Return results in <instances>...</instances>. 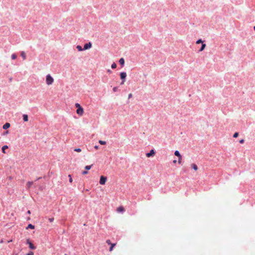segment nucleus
Returning <instances> with one entry per match:
<instances>
[{
  "label": "nucleus",
  "mask_w": 255,
  "mask_h": 255,
  "mask_svg": "<svg viewBox=\"0 0 255 255\" xmlns=\"http://www.w3.org/2000/svg\"><path fill=\"white\" fill-rule=\"evenodd\" d=\"M113 90L114 92H116L117 91V87L114 88Z\"/></svg>",
  "instance_id": "f704fd0d"
},
{
  "label": "nucleus",
  "mask_w": 255,
  "mask_h": 255,
  "mask_svg": "<svg viewBox=\"0 0 255 255\" xmlns=\"http://www.w3.org/2000/svg\"><path fill=\"white\" fill-rule=\"evenodd\" d=\"M178 158H179V159H178V163H180L181 162L182 157L181 156L180 157H178Z\"/></svg>",
  "instance_id": "7c9ffc66"
},
{
  "label": "nucleus",
  "mask_w": 255,
  "mask_h": 255,
  "mask_svg": "<svg viewBox=\"0 0 255 255\" xmlns=\"http://www.w3.org/2000/svg\"><path fill=\"white\" fill-rule=\"evenodd\" d=\"M254 29L255 30V26L254 27Z\"/></svg>",
  "instance_id": "37998d69"
},
{
  "label": "nucleus",
  "mask_w": 255,
  "mask_h": 255,
  "mask_svg": "<svg viewBox=\"0 0 255 255\" xmlns=\"http://www.w3.org/2000/svg\"><path fill=\"white\" fill-rule=\"evenodd\" d=\"M16 57H17V56H16V54H12L11 55V58H12V59H15L16 58Z\"/></svg>",
  "instance_id": "5701e85b"
},
{
  "label": "nucleus",
  "mask_w": 255,
  "mask_h": 255,
  "mask_svg": "<svg viewBox=\"0 0 255 255\" xmlns=\"http://www.w3.org/2000/svg\"><path fill=\"white\" fill-rule=\"evenodd\" d=\"M74 151L78 152H80L81 151V149L80 148H75L74 149Z\"/></svg>",
  "instance_id": "bb28decb"
},
{
  "label": "nucleus",
  "mask_w": 255,
  "mask_h": 255,
  "mask_svg": "<svg viewBox=\"0 0 255 255\" xmlns=\"http://www.w3.org/2000/svg\"><path fill=\"white\" fill-rule=\"evenodd\" d=\"M174 154L175 155L177 156L178 157H180V156H181L178 150L175 151Z\"/></svg>",
  "instance_id": "a211bd4d"
},
{
  "label": "nucleus",
  "mask_w": 255,
  "mask_h": 255,
  "mask_svg": "<svg viewBox=\"0 0 255 255\" xmlns=\"http://www.w3.org/2000/svg\"><path fill=\"white\" fill-rule=\"evenodd\" d=\"M12 242V240H9V241H8V243H10V242Z\"/></svg>",
  "instance_id": "a19ab883"
},
{
  "label": "nucleus",
  "mask_w": 255,
  "mask_h": 255,
  "mask_svg": "<svg viewBox=\"0 0 255 255\" xmlns=\"http://www.w3.org/2000/svg\"><path fill=\"white\" fill-rule=\"evenodd\" d=\"M173 163H176V160H174L173 161Z\"/></svg>",
  "instance_id": "ea45409f"
},
{
  "label": "nucleus",
  "mask_w": 255,
  "mask_h": 255,
  "mask_svg": "<svg viewBox=\"0 0 255 255\" xmlns=\"http://www.w3.org/2000/svg\"><path fill=\"white\" fill-rule=\"evenodd\" d=\"M9 127H10V124L6 123L3 126L2 128L3 129H7V128H9Z\"/></svg>",
  "instance_id": "9d476101"
},
{
  "label": "nucleus",
  "mask_w": 255,
  "mask_h": 255,
  "mask_svg": "<svg viewBox=\"0 0 255 255\" xmlns=\"http://www.w3.org/2000/svg\"><path fill=\"white\" fill-rule=\"evenodd\" d=\"M68 177H69V181H70V182L72 183V181H73V180H72L71 175H69Z\"/></svg>",
  "instance_id": "cd10ccee"
},
{
  "label": "nucleus",
  "mask_w": 255,
  "mask_h": 255,
  "mask_svg": "<svg viewBox=\"0 0 255 255\" xmlns=\"http://www.w3.org/2000/svg\"><path fill=\"white\" fill-rule=\"evenodd\" d=\"M0 243H3V240H1L0 241Z\"/></svg>",
  "instance_id": "4c0bfd02"
},
{
  "label": "nucleus",
  "mask_w": 255,
  "mask_h": 255,
  "mask_svg": "<svg viewBox=\"0 0 255 255\" xmlns=\"http://www.w3.org/2000/svg\"><path fill=\"white\" fill-rule=\"evenodd\" d=\"M23 120L24 122H27L28 121V115L26 114L23 115Z\"/></svg>",
  "instance_id": "1a4fd4ad"
},
{
  "label": "nucleus",
  "mask_w": 255,
  "mask_h": 255,
  "mask_svg": "<svg viewBox=\"0 0 255 255\" xmlns=\"http://www.w3.org/2000/svg\"><path fill=\"white\" fill-rule=\"evenodd\" d=\"M48 220L50 222H52L54 221V218H49Z\"/></svg>",
  "instance_id": "c756f323"
},
{
  "label": "nucleus",
  "mask_w": 255,
  "mask_h": 255,
  "mask_svg": "<svg viewBox=\"0 0 255 255\" xmlns=\"http://www.w3.org/2000/svg\"><path fill=\"white\" fill-rule=\"evenodd\" d=\"M108 72H111V70H108Z\"/></svg>",
  "instance_id": "79ce46f5"
},
{
  "label": "nucleus",
  "mask_w": 255,
  "mask_h": 255,
  "mask_svg": "<svg viewBox=\"0 0 255 255\" xmlns=\"http://www.w3.org/2000/svg\"><path fill=\"white\" fill-rule=\"evenodd\" d=\"M112 68L115 69L117 67V64L115 63H114L112 64L111 66Z\"/></svg>",
  "instance_id": "4be33fe9"
},
{
  "label": "nucleus",
  "mask_w": 255,
  "mask_h": 255,
  "mask_svg": "<svg viewBox=\"0 0 255 255\" xmlns=\"http://www.w3.org/2000/svg\"><path fill=\"white\" fill-rule=\"evenodd\" d=\"M88 173V171L87 170H85V171H83L82 172V174H83V175H86Z\"/></svg>",
  "instance_id": "c85d7f7f"
},
{
  "label": "nucleus",
  "mask_w": 255,
  "mask_h": 255,
  "mask_svg": "<svg viewBox=\"0 0 255 255\" xmlns=\"http://www.w3.org/2000/svg\"><path fill=\"white\" fill-rule=\"evenodd\" d=\"M76 48L78 49V50L79 51H82L83 50H84V48L83 49V48H82V46H80V45H77V46H76Z\"/></svg>",
  "instance_id": "dca6fc26"
},
{
  "label": "nucleus",
  "mask_w": 255,
  "mask_h": 255,
  "mask_svg": "<svg viewBox=\"0 0 255 255\" xmlns=\"http://www.w3.org/2000/svg\"><path fill=\"white\" fill-rule=\"evenodd\" d=\"M239 135V133L238 132H235L234 135H233V137H235V138H236Z\"/></svg>",
  "instance_id": "a878e982"
},
{
  "label": "nucleus",
  "mask_w": 255,
  "mask_h": 255,
  "mask_svg": "<svg viewBox=\"0 0 255 255\" xmlns=\"http://www.w3.org/2000/svg\"><path fill=\"white\" fill-rule=\"evenodd\" d=\"M115 246H116V244H111V247H110V248L109 249L110 252H111L113 250V248Z\"/></svg>",
  "instance_id": "412c9836"
},
{
  "label": "nucleus",
  "mask_w": 255,
  "mask_h": 255,
  "mask_svg": "<svg viewBox=\"0 0 255 255\" xmlns=\"http://www.w3.org/2000/svg\"><path fill=\"white\" fill-rule=\"evenodd\" d=\"M117 211L118 212H123L125 211V209L123 206H121L117 208Z\"/></svg>",
  "instance_id": "6e6552de"
},
{
  "label": "nucleus",
  "mask_w": 255,
  "mask_h": 255,
  "mask_svg": "<svg viewBox=\"0 0 255 255\" xmlns=\"http://www.w3.org/2000/svg\"><path fill=\"white\" fill-rule=\"evenodd\" d=\"M92 47V43L89 42L88 43L85 44L84 46V50H87L90 48Z\"/></svg>",
  "instance_id": "423d86ee"
},
{
  "label": "nucleus",
  "mask_w": 255,
  "mask_h": 255,
  "mask_svg": "<svg viewBox=\"0 0 255 255\" xmlns=\"http://www.w3.org/2000/svg\"><path fill=\"white\" fill-rule=\"evenodd\" d=\"M196 44H200L201 43H203V41L202 40V39H198L197 41H196Z\"/></svg>",
  "instance_id": "393cba45"
},
{
  "label": "nucleus",
  "mask_w": 255,
  "mask_h": 255,
  "mask_svg": "<svg viewBox=\"0 0 255 255\" xmlns=\"http://www.w3.org/2000/svg\"><path fill=\"white\" fill-rule=\"evenodd\" d=\"M75 107L77 108V110H76L77 114H78L80 116H83V115L84 114L83 108L80 106V105L79 103H76Z\"/></svg>",
  "instance_id": "f257e3e1"
},
{
  "label": "nucleus",
  "mask_w": 255,
  "mask_h": 255,
  "mask_svg": "<svg viewBox=\"0 0 255 255\" xmlns=\"http://www.w3.org/2000/svg\"><path fill=\"white\" fill-rule=\"evenodd\" d=\"M106 243H107V244H109V245H111V244H112L111 243L110 240H107V241H106Z\"/></svg>",
  "instance_id": "2f4dec72"
},
{
  "label": "nucleus",
  "mask_w": 255,
  "mask_h": 255,
  "mask_svg": "<svg viewBox=\"0 0 255 255\" xmlns=\"http://www.w3.org/2000/svg\"><path fill=\"white\" fill-rule=\"evenodd\" d=\"M26 243L29 245V247L30 249H35V247L32 244L29 239H27Z\"/></svg>",
  "instance_id": "20e7f679"
},
{
  "label": "nucleus",
  "mask_w": 255,
  "mask_h": 255,
  "mask_svg": "<svg viewBox=\"0 0 255 255\" xmlns=\"http://www.w3.org/2000/svg\"><path fill=\"white\" fill-rule=\"evenodd\" d=\"M8 133V130H7V131H6L5 132H4L3 133V134H4V135H5V134H7Z\"/></svg>",
  "instance_id": "72a5a7b5"
},
{
  "label": "nucleus",
  "mask_w": 255,
  "mask_h": 255,
  "mask_svg": "<svg viewBox=\"0 0 255 255\" xmlns=\"http://www.w3.org/2000/svg\"><path fill=\"white\" fill-rule=\"evenodd\" d=\"M99 143L102 145H104V144H106V142L105 141H103V140H99Z\"/></svg>",
  "instance_id": "b1692460"
},
{
  "label": "nucleus",
  "mask_w": 255,
  "mask_h": 255,
  "mask_svg": "<svg viewBox=\"0 0 255 255\" xmlns=\"http://www.w3.org/2000/svg\"><path fill=\"white\" fill-rule=\"evenodd\" d=\"M206 46V45L205 44L202 43V46H201V48L200 49L199 51H202L205 49Z\"/></svg>",
  "instance_id": "f3484780"
},
{
  "label": "nucleus",
  "mask_w": 255,
  "mask_h": 255,
  "mask_svg": "<svg viewBox=\"0 0 255 255\" xmlns=\"http://www.w3.org/2000/svg\"><path fill=\"white\" fill-rule=\"evenodd\" d=\"M92 166H93V164H92L91 165H87V166H85V168L86 170H90Z\"/></svg>",
  "instance_id": "aec40b11"
},
{
  "label": "nucleus",
  "mask_w": 255,
  "mask_h": 255,
  "mask_svg": "<svg viewBox=\"0 0 255 255\" xmlns=\"http://www.w3.org/2000/svg\"><path fill=\"white\" fill-rule=\"evenodd\" d=\"M244 142V139H242L240 140V143H243Z\"/></svg>",
  "instance_id": "473e14b6"
},
{
  "label": "nucleus",
  "mask_w": 255,
  "mask_h": 255,
  "mask_svg": "<svg viewBox=\"0 0 255 255\" xmlns=\"http://www.w3.org/2000/svg\"><path fill=\"white\" fill-rule=\"evenodd\" d=\"M125 80L123 81V82L121 83V84H123L124 83Z\"/></svg>",
  "instance_id": "58836bf2"
},
{
  "label": "nucleus",
  "mask_w": 255,
  "mask_h": 255,
  "mask_svg": "<svg viewBox=\"0 0 255 255\" xmlns=\"http://www.w3.org/2000/svg\"><path fill=\"white\" fill-rule=\"evenodd\" d=\"M54 81L53 78L51 76L50 74H48L46 77V83L48 85H51Z\"/></svg>",
  "instance_id": "f03ea898"
},
{
  "label": "nucleus",
  "mask_w": 255,
  "mask_h": 255,
  "mask_svg": "<svg viewBox=\"0 0 255 255\" xmlns=\"http://www.w3.org/2000/svg\"><path fill=\"white\" fill-rule=\"evenodd\" d=\"M191 167L195 170H197L198 169V167H197V165H196L195 164H192L191 165Z\"/></svg>",
  "instance_id": "2eb2a0df"
},
{
  "label": "nucleus",
  "mask_w": 255,
  "mask_h": 255,
  "mask_svg": "<svg viewBox=\"0 0 255 255\" xmlns=\"http://www.w3.org/2000/svg\"><path fill=\"white\" fill-rule=\"evenodd\" d=\"M27 213H28V214H30V211L29 210H28V211H27Z\"/></svg>",
  "instance_id": "e433bc0d"
},
{
  "label": "nucleus",
  "mask_w": 255,
  "mask_h": 255,
  "mask_svg": "<svg viewBox=\"0 0 255 255\" xmlns=\"http://www.w3.org/2000/svg\"><path fill=\"white\" fill-rule=\"evenodd\" d=\"M20 55L23 60H25L26 59V54L24 51H22L20 53Z\"/></svg>",
  "instance_id": "ddd939ff"
},
{
  "label": "nucleus",
  "mask_w": 255,
  "mask_h": 255,
  "mask_svg": "<svg viewBox=\"0 0 255 255\" xmlns=\"http://www.w3.org/2000/svg\"><path fill=\"white\" fill-rule=\"evenodd\" d=\"M120 64L123 66L125 64V60L123 58H121L119 60Z\"/></svg>",
  "instance_id": "f8f14e48"
},
{
  "label": "nucleus",
  "mask_w": 255,
  "mask_h": 255,
  "mask_svg": "<svg viewBox=\"0 0 255 255\" xmlns=\"http://www.w3.org/2000/svg\"><path fill=\"white\" fill-rule=\"evenodd\" d=\"M8 148V146L7 145H4L2 147V151L3 153H5V149H7Z\"/></svg>",
  "instance_id": "4468645a"
},
{
  "label": "nucleus",
  "mask_w": 255,
  "mask_h": 255,
  "mask_svg": "<svg viewBox=\"0 0 255 255\" xmlns=\"http://www.w3.org/2000/svg\"><path fill=\"white\" fill-rule=\"evenodd\" d=\"M107 180V178L104 176H101L100 177L99 183L101 185H104Z\"/></svg>",
  "instance_id": "7ed1b4c3"
},
{
  "label": "nucleus",
  "mask_w": 255,
  "mask_h": 255,
  "mask_svg": "<svg viewBox=\"0 0 255 255\" xmlns=\"http://www.w3.org/2000/svg\"><path fill=\"white\" fill-rule=\"evenodd\" d=\"M132 97V94H129V95H128V98H130Z\"/></svg>",
  "instance_id": "c9c22d12"
},
{
  "label": "nucleus",
  "mask_w": 255,
  "mask_h": 255,
  "mask_svg": "<svg viewBox=\"0 0 255 255\" xmlns=\"http://www.w3.org/2000/svg\"><path fill=\"white\" fill-rule=\"evenodd\" d=\"M120 77L122 79L125 80L127 77V73L126 72L121 73Z\"/></svg>",
  "instance_id": "0eeeda50"
},
{
  "label": "nucleus",
  "mask_w": 255,
  "mask_h": 255,
  "mask_svg": "<svg viewBox=\"0 0 255 255\" xmlns=\"http://www.w3.org/2000/svg\"><path fill=\"white\" fill-rule=\"evenodd\" d=\"M155 154V151L153 149H151L149 153H147L146 154V156L147 157H149L150 156H152L154 155Z\"/></svg>",
  "instance_id": "39448f33"
},
{
  "label": "nucleus",
  "mask_w": 255,
  "mask_h": 255,
  "mask_svg": "<svg viewBox=\"0 0 255 255\" xmlns=\"http://www.w3.org/2000/svg\"><path fill=\"white\" fill-rule=\"evenodd\" d=\"M33 182L32 181H28L26 183V186L27 188H29L31 187V186L33 185Z\"/></svg>",
  "instance_id": "9b49d317"
},
{
  "label": "nucleus",
  "mask_w": 255,
  "mask_h": 255,
  "mask_svg": "<svg viewBox=\"0 0 255 255\" xmlns=\"http://www.w3.org/2000/svg\"><path fill=\"white\" fill-rule=\"evenodd\" d=\"M34 229V226L32 225V224H30L28 225L27 227L26 228V229Z\"/></svg>",
  "instance_id": "6ab92c4d"
}]
</instances>
